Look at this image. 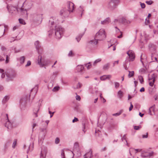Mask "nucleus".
I'll use <instances>...</instances> for the list:
<instances>
[{
    "label": "nucleus",
    "mask_w": 158,
    "mask_h": 158,
    "mask_svg": "<svg viewBox=\"0 0 158 158\" xmlns=\"http://www.w3.org/2000/svg\"><path fill=\"white\" fill-rule=\"evenodd\" d=\"M146 3L148 5H151L153 3V2L151 0L146 1Z\"/></svg>",
    "instance_id": "obj_45"
},
{
    "label": "nucleus",
    "mask_w": 158,
    "mask_h": 158,
    "mask_svg": "<svg viewBox=\"0 0 158 158\" xmlns=\"http://www.w3.org/2000/svg\"><path fill=\"white\" fill-rule=\"evenodd\" d=\"M7 9L9 13L16 15L19 12V9L17 6H14L12 5H8Z\"/></svg>",
    "instance_id": "obj_4"
},
{
    "label": "nucleus",
    "mask_w": 158,
    "mask_h": 158,
    "mask_svg": "<svg viewBox=\"0 0 158 158\" xmlns=\"http://www.w3.org/2000/svg\"><path fill=\"white\" fill-rule=\"evenodd\" d=\"M6 74L8 79L10 80H12L16 76V73L13 70H8Z\"/></svg>",
    "instance_id": "obj_7"
},
{
    "label": "nucleus",
    "mask_w": 158,
    "mask_h": 158,
    "mask_svg": "<svg viewBox=\"0 0 158 158\" xmlns=\"http://www.w3.org/2000/svg\"><path fill=\"white\" fill-rule=\"evenodd\" d=\"M122 141H123V140H125L127 143V140L126 139V136L125 135H124L123 136L122 138Z\"/></svg>",
    "instance_id": "obj_54"
},
{
    "label": "nucleus",
    "mask_w": 158,
    "mask_h": 158,
    "mask_svg": "<svg viewBox=\"0 0 158 158\" xmlns=\"http://www.w3.org/2000/svg\"><path fill=\"white\" fill-rule=\"evenodd\" d=\"M115 85L116 88H117L119 87V84L118 82H115Z\"/></svg>",
    "instance_id": "obj_52"
},
{
    "label": "nucleus",
    "mask_w": 158,
    "mask_h": 158,
    "mask_svg": "<svg viewBox=\"0 0 158 158\" xmlns=\"http://www.w3.org/2000/svg\"><path fill=\"white\" fill-rule=\"evenodd\" d=\"M81 87V84L80 83H78L77 84L76 88H80Z\"/></svg>",
    "instance_id": "obj_59"
},
{
    "label": "nucleus",
    "mask_w": 158,
    "mask_h": 158,
    "mask_svg": "<svg viewBox=\"0 0 158 158\" xmlns=\"http://www.w3.org/2000/svg\"><path fill=\"white\" fill-rule=\"evenodd\" d=\"M19 23L20 24H23V25L25 24V23L24 20H23V19H19Z\"/></svg>",
    "instance_id": "obj_38"
},
{
    "label": "nucleus",
    "mask_w": 158,
    "mask_h": 158,
    "mask_svg": "<svg viewBox=\"0 0 158 158\" xmlns=\"http://www.w3.org/2000/svg\"><path fill=\"white\" fill-rule=\"evenodd\" d=\"M142 55H141V57H140V61L141 62V63H142L144 67V64L143 63V61L142 60L143 59L142 58Z\"/></svg>",
    "instance_id": "obj_60"
},
{
    "label": "nucleus",
    "mask_w": 158,
    "mask_h": 158,
    "mask_svg": "<svg viewBox=\"0 0 158 158\" xmlns=\"http://www.w3.org/2000/svg\"><path fill=\"white\" fill-rule=\"evenodd\" d=\"M98 139L100 141H103L104 140V138L102 137V135L100 134L98 135Z\"/></svg>",
    "instance_id": "obj_43"
},
{
    "label": "nucleus",
    "mask_w": 158,
    "mask_h": 158,
    "mask_svg": "<svg viewBox=\"0 0 158 158\" xmlns=\"http://www.w3.org/2000/svg\"><path fill=\"white\" fill-rule=\"evenodd\" d=\"M52 27H50L49 31V35H51L53 33H55V35L57 39H60L62 36L64 32V29L60 26H56L55 30H53L52 26L55 24V22H52L51 23Z\"/></svg>",
    "instance_id": "obj_2"
},
{
    "label": "nucleus",
    "mask_w": 158,
    "mask_h": 158,
    "mask_svg": "<svg viewBox=\"0 0 158 158\" xmlns=\"http://www.w3.org/2000/svg\"><path fill=\"white\" fill-rule=\"evenodd\" d=\"M61 156L62 158H65V155L64 149H62L61 150Z\"/></svg>",
    "instance_id": "obj_42"
},
{
    "label": "nucleus",
    "mask_w": 158,
    "mask_h": 158,
    "mask_svg": "<svg viewBox=\"0 0 158 158\" xmlns=\"http://www.w3.org/2000/svg\"><path fill=\"white\" fill-rule=\"evenodd\" d=\"M81 98L78 95H77L76 97V99L77 100L80 101Z\"/></svg>",
    "instance_id": "obj_56"
},
{
    "label": "nucleus",
    "mask_w": 158,
    "mask_h": 158,
    "mask_svg": "<svg viewBox=\"0 0 158 158\" xmlns=\"http://www.w3.org/2000/svg\"><path fill=\"white\" fill-rule=\"evenodd\" d=\"M60 142V139L58 137L56 138L55 140V143L56 144H58Z\"/></svg>",
    "instance_id": "obj_46"
},
{
    "label": "nucleus",
    "mask_w": 158,
    "mask_h": 158,
    "mask_svg": "<svg viewBox=\"0 0 158 158\" xmlns=\"http://www.w3.org/2000/svg\"><path fill=\"white\" fill-rule=\"evenodd\" d=\"M146 71V69H141L139 70V72L142 73H145Z\"/></svg>",
    "instance_id": "obj_48"
},
{
    "label": "nucleus",
    "mask_w": 158,
    "mask_h": 158,
    "mask_svg": "<svg viewBox=\"0 0 158 158\" xmlns=\"http://www.w3.org/2000/svg\"><path fill=\"white\" fill-rule=\"evenodd\" d=\"M42 15L37 12L32 13L30 15L31 21L36 25H38L42 21Z\"/></svg>",
    "instance_id": "obj_3"
},
{
    "label": "nucleus",
    "mask_w": 158,
    "mask_h": 158,
    "mask_svg": "<svg viewBox=\"0 0 158 158\" xmlns=\"http://www.w3.org/2000/svg\"><path fill=\"white\" fill-rule=\"evenodd\" d=\"M106 34L105 30L103 29H100L96 34L94 40H91L89 43L91 44L96 45L98 40H103L105 39Z\"/></svg>",
    "instance_id": "obj_1"
},
{
    "label": "nucleus",
    "mask_w": 158,
    "mask_h": 158,
    "mask_svg": "<svg viewBox=\"0 0 158 158\" xmlns=\"http://www.w3.org/2000/svg\"><path fill=\"white\" fill-rule=\"evenodd\" d=\"M9 96H5L2 100V102L3 104L5 103L9 99Z\"/></svg>",
    "instance_id": "obj_28"
},
{
    "label": "nucleus",
    "mask_w": 158,
    "mask_h": 158,
    "mask_svg": "<svg viewBox=\"0 0 158 158\" xmlns=\"http://www.w3.org/2000/svg\"><path fill=\"white\" fill-rule=\"evenodd\" d=\"M130 103L131 104V106L129 108V110L130 111H131L132 110L133 107V105L132 104V103L131 102Z\"/></svg>",
    "instance_id": "obj_57"
},
{
    "label": "nucleus",
    "mask_w": 158,
    "mask_h": 158,
    "mask_svg": "<svg viewBox=\"0 0 158 158\" xmlns=\"http://www.w3.org/2000/svg\"><path fill=\"white\" fill-rule=\"evenodd\" d=\"M118 60L115 61L113 64V66L114 67L115 64H118Z\"/></svg>",
    "instance_id": "obj_61"
},
{
    "label": "nucleus",
    "mask_w": 158,
    "mask_h": 158,
    "mask_svg": "<svg viewBox=\"0 0 158 158\" xmlns=\"http://www.w3.org/2000/svg\"><path fill=\"white\" fill-rule=\"evenodd\" d=\"M78 143H74L73 151L72 152V153H73V155H74V152H76V151H78Z\"/></svg>",
    "instance_id": "obj_24"
},
{
    "label": "nucleus",
    "mask_w": 158,
    "mask_h": 158,
    "mask_svg": "<svg viewBox=\"0 0 158 158\" xmlns=\"http://www.w3.org/2000/svg\"><path fill=\"white\" fill-rule=\"evenodd\" d=\"M111 22L110 19L109 17H107L104 20L101 22V24L102 25H106L108 24Z\"/></svg>",
    "instance_id": "obj_20"
},
{
    "label": "nucleus",
    "mask_w": 158,
    "mask_h": 158,
    "mask_svg": "<svg viewBox=\"0 0 158 158\" xmlns=\"http://www.w3.org/2000/svg\"><path fill=\"white\" fill-rule=\"evenodd\" d=\"M37 63L41 67H43L47 64L45 59L44 58H42L41 56L40 55L38 56Z\"/></svg>",
    "instance_id": "obj_8"
},
{
    "label": "nucleus",
    "mask_w": 158,
    "mask_h": 158,
    "mask_svg": "<svg viewBox=\"0 0 158 158\" xmlns=\"http://www.w3.org/2000/svg\"><path fill=\"white\" fill-rule=\"evenodd\" d=\"M25 60V57L24 56L20 57L18 60L19 61L21 64H23L24 63Z\"/></svg>",
    "instance_id": "obj_27"
},
{
    "label": "nucleus",
    "mask_w": 158,
    "mask_h": 158,
    "mask_svg": "<svg viewBox=\"0 0 158 158\" xmlns=\"http://www.w3.org/2000/svg\"><path fill=\"white\" fill-rule=\"evenodd\" d=\"M47 126H46L45 128H40V131L41 133L40 134V136L39 137V142L42 141V140L44 139L45 135L47 133Z\"/></svg>",
    "instance_id": "obj_6"
},
{
    "label": "nucleus",
    "mask_w": 158,
    "mask_h": 158,
    "mask_svg": "<svg viewBox=\"0 0 158 158\" xmlns=\"http://www.w3.org/2000/svg\"><path fill=\"white\" fill-rule=\"evenodd\" d=\"M148 137V133H147L146 135H142L143 138H146Z\"/></svg>",
    "instance_id": "obj_53"
},
{
    "label": "nucleus",
    "mask_w": 158,
    "mask_h": 158,
    "mask_svg": "<svg viewBox=\"0 0 158 158\" xmlns=\"http://www.w3.org/2000/svg\"><path fill=\"white\" fill-rule=\"evenodd\" d=\"M128 72L129 73L128 74V76L129 77H131L134 75V72L133 71H129Z\"/></svg>",
    "instance_id": "obj_36"
},
{
    "label": "nucleus",
    "mask_w": 158,
    "mask_h": 158,
    "mask_svg": "<svg viewBox=\"0 0 158 158\" xmlns=\"http://www.w3.org/2000/svg\"><path fill=\"white\" fill-rule=\"evenodd\" d=\"M102 60V59L101 58L95 60L93 63V65L95 66L97 63L100 62Z\"/></svg>",
    "instance_id": "obj_32"
},
{
    "label": "nucleus",
    "mask_w": 158,
    "mask_h": 158,
    "mask_svg": "<svg viewBox=\"0 0 158 158\" xmlns=\"http://www.w3.org/2000/svg\"><path fill=\"white\" fill-rule=\"evenodd\" d=\"M35 45L37 50H38L40 47V42L39 41H37L35 42Z\"/></svg>",
    "instance_id": "obj_30"
},
{
    "label": "nucleus",
    "mask_w": 158,
    "mask_h": 158,
    "mask_svg": "<svg viewBox=\"0 0 158 158\" xmlns=\"http://www.w3.org/2000/svg\"><path fill=\"white\" fill-rule=\"evenodd\" d=\"M10 53L8 55H6V63H7L9 62V60L10 59V58L9 57V56H10Z\"/></svg>",
    "instance_id": "obj_37"
},
{
    "label": "nucleus",
    "mask_w": 158,
    "mask_h": 158,
    "mask_svg": "<svg viewBox=\"0 0 158 158\" xmlns=\"http://www.w3.org/2000/svg\"><path fill=\"white\" fill-rule=\"evenodd\" d=\"M6 121V123L5 124V126L8 129L11 130L13 127L12 124L10 122L9 119Z\"/></svg>",
    "instance_id": "obj_17"
},
{
    "label": "nucleus",
    "mask_w": 158,
    "mask_h": 158,
    "mask_svg": "<svg viewBox=\"0 0 158 158\" xmlns=\"http://www.w3.org/2000/svg\"><path fill=\"white\" fill-rule=\"evenodd\" d=\"M149 23V20H147V19H145V24L147 25Z\"/></svg>",
    "instance_id": "obj_64"
},
{
    "label": "nucleus",
    "mask_w": 158,
    "mask_h": 158,
    "mask_svg": "<svg viewBox=\"0 0 158 158\" xmlns=\"http://www.w3.org/2000/svg\"><path fill=\"white\" fill-rule=\"evenodd\" d=\"M118 2V0H110L108 4L107 7L109 9L114 10Z\"/></svg>",
    "instance_id": "obj_5"
},
{
    "label": "nucleus",
    "mask_w": 158,
    "mask_h": 158,
    "mask_svg": "<svg viewBox=\"0 0 158 158\" xmlns=\"http://www.w3.org/2000/svg\"><path fill=\"white\" fill-rule=\"evenodd\" d=\"M74 4L72 2H67L68 10L70 13L72 12L74 10Z\"/></svg>",
    "instance_id": "obj_16"
},
{
    "label": "nucleus",
    "mask_w": 158,
    "mask_h": 158,
    "mask_svg": "<svg viewBox=\"0 0 158 158\" xmlns=\"http://www.w3.org/2000/svg\"><path fill=\"white\" fill-rule=\"evenodd\" d=\"M110 65V64L109 63H107L106 64L103 65V68L104 70H108L109 68Z\"/></svg>",
    "instance_id": "obj_31"
},
{
    "label": "nucleus",
    "mask_w": 158,
    "mask_h": 158,
    "mask_svg": "<svg viewBox=\"0 0 158 158\" xmlns=\"http://www.w3.org/2000/svg\"><path fill=\"white\" fill-rule=\"evenodd\" d=\"M78 10L82 12V13L81 14V17L83 13V11H84V10L83 9V7H82L81 6H80V7L78 8Z\"/></svg>",
    "instance_id": "obj_40"
},
{
    "label": "nucleus",
    "mask_w": 158,
    "mask_h": 158,
    "mask_svg": "<svg viewBox=\"0 0 158 158\" xmlns=\"http://www.w3.org/2000/svg\"><path fill=\"white\" fill-rule=\"evenodd\" d=\"M84 34V33H83V34H82L76 37V39L78 42H79L80 41V40L81 39V38L82 37V36Z\"/></svg>",
    "instance_id": "obj_33"
},
{
    "label": "nucleus",
    "mask_w": 158,
    "mask_h": 158,
    "mask_svg": "<svg viewBox=\"0 0 158 158\" xmlns=\"http://www.w3.org/2000/svg\"><path fill=\"white\" fill-rule=\"evenodd\" d=\"M140 5L142 8H144L145 7V5L144 3L140 2Z\"/></svg>",
    "instance_id": "obj_55"
},
{
    "label": "nucleus",
    "mask_w": 158,
    "mask_h": 158,
    "mask_svg": "<svg viewBox=\"0 0 158 158\" xmlns=\"http://www.w3.org/2000/svg\"><path fill=\"white\" fill-rule=\"evenodd\" d=\"M27 10L26 8L24 9L22 7H21L19 9L18 13L22 15L25 17H27L28 15Z\"/></svg>",
    "instance_id": "obj_12"
},
{
    "label": "nucleus",
    "mask_w": 158,
    "mask_h": 158,
    "mask_svg": "<svg viewBox=\"0 0 158 158\" xmlns=\"http://www.w3.org/2000/svg\"><path fill=\"white\" fill-rule=\"evenodd\" d=\"M106 79H107V78H106V75H104L100 77V79L101 80L104 81Z\"/></svg>",
    "instance_id": "obj_41"
},
{
    "label": "nucleus",
    "mask_w": 158,
    "mask_h": 158,
    "mask_svg": "<svg viewBox=\"0 0 158 158\" xmlns=\"http://www.w3.org/2000/svg\"><path fill=\"white\" fill-rule=\"evenodd\" d=\"M31 64V62L30 60H28L27 62V64L25 65V66L27 67L30 66Z\"/></svg>",
    "instance_id": "obj_51"
},
{
    "label": "nucleus",
    "mask_w": 158,
    "mask_h": 158,
    "mask_svg": "<svg viewBox=\"0 0 158 158\" xmlns=\"http://www.w3.org/2000/svg\"><path fill=\"white\" fill-rule=\"evenodd\" d=\"M122 112V110H120L119 113H117L115 114H113L112 115L114 116H117L120 115Z\"/></svg>",
    "instance_id": "obj_39"
},
{
    "label": "nucleus",
    "mask_w": 158,
    "mask_h": 158,
    "mask_svg": "<svg viewBox=\"0 0 158 158\" xmlns=\"http://www.w3.org/2000/svg\"><path fill=\"white\" fill-rule=\"evenodd\" d=\"M85 65L87 69H89L91 67L92 65L90 62L85 64Z\"/></svg>",
    "instance_id": "obj_34"
},
{
    "label": "nucleus",
    "mask_w": 158,
    "mask_h": 158,
    "mask_svg": "<svg viewBox=\"0 0 158 158\" xmlns=\"http://www.w3.org/2000/svg\"><path fill=\"white\" fill-rule=\"evenodd\" d=\"M47 153V151L46 150H42L40 154V158H45Z\"/></svg>",
    "instance_id": "obj_23"
},
{
    "label": "nucleus",
    "mask_w": 158,
    "mask_h": 158,
    "mask_svg": "<svg viewBox=\"0 0 158 158\" xmlns=\"http://www.w3.org/2000/svg\"><path fill=\"white\" fill-rule=\"evenodd\" d=\"M123 93L121 90H119L117 96L118 98L121 99L123 97Z\"/></svg>",
    "instance_id": "obj_29"
},
{
    "label": "nucleus",
    "mask_w": 158,
    "mask_h": 158,
    "mask_svg": "<svg viewBox=\"0 0 158 158\" xmlns=\"http://www.w3.org/2000/svg\"><path fill=\"white\" fill-rule=\"evenodd\" d=\"M149 48L150 51L154 52L156 50V46L154 44H150L149 45Z\"/></svg>",
    "instance_id": "obj_21"
},
{
    "label": "nucleus",
    "mask_w": 158,
    "mask_h": 158,
    "mask_svg": "<svg viewBox=\"0 0 158 158\" xmlns=\"http://www.w3.org/2000/svg\"><path fill=\"white\" fill-rule=\"evenodd\" d=\"M23 5L27 10L31 8L32 5V3L30 0H26L23 3Z\"/></svg>",
    "instance_id": "obj_9"
},
{
    "label": "nucleus",
    "mask_w": 158,
    "mask_h": 158,
    "mask_svg": "<svg viewBox=\"0 0 158 158\" xmlns=\"http://www.w3.org/2000/svg\"><path fill=\"white\" fill-rule=\"evenodd\" d=\"M77 121H78V118H77L75 117L74 118L72 122L73 123H74V122H77Z\"/></svg>",
    "instance_id": "obj_62"
},
{
    "label": "nucleus",
    "mask_w": 158,
    "mask_h": 158,
    "mask_svg": "<svg viewBox=\"0 0 158 158\" xmlns=\"http://www.w3.org/2000/svg\"><path fill=\"white\" fill-rule=\"evenodd\" d=\"M157 77V75L153 73L151 77L149 78V85L151 86H152L154 85V83L155 81V79Z\"/></svg>",
    "instance_id": "obj_10"
},
{
    "label": "nucleus",
    "mask_w": 158,
    "mask_h": 158,
    "mask_svg": "<svg viewBox=\"0 0 158 158\" xmlns=\"http://www.w3.org/2000/svg\"><path fill=\"white\" fill-rule=\"evenodd\" d=\"M127 54L129 58V61H133L135 59L134 53L132 50H129L127 52Z\"/></svg>",
    "instance_id": "obj_13"
},
{
    "label": "nucleus",
    "mask_w": 158,
    "mask_h": 158,
    "mask_svg": "<svg viewBox=\"0 0 158 158\" xmlns=\"http://www.w3.org/2000/svg\"><path fill=\"white\" fill-rule=\"evenodd\" d=\"M153 152H144L142 153L141 156L144 158H149L152 156Z\"/></svg>",
    "instance_id": "obj_14"
},
{
    "label": "nucleus",
    "mask_w": 158,
    "mask_h": 158,
    "mask_svg": "<svg viewBox=\"0 0 158 158\" xmlns=\"http://www.w3.org/2000/svg\"><path fill=\"white\" fill-rule=\"evenodd\" d=\"M59 88L58 87H55L52 89L53 91H56L58 90Z\"/></svg>",
    "instance_id": "obj_49"
},
{
    "label": "nucleus",
    "mask_w": 158,
    "mask_h": 158,
    "mask_svg": "<svg viewBox=\"0 0 158 158\" xmlns=\"http://www.w3.org/2000/svg\"><path fill=\"white\" fill-rule=\"evenodd\" d=\"M39 109H38L36 112H34L33 114V115L35 117H37L38 116L37 113L39 110Z\"/></svg>",
    "instance_id": "obj_58"
},
{
    "label": "nucleus",
    "mask_w": 158,
    "mask_h": 158,
    "mask_svg": "<svg viewBox=\"0 0 158 158\" xmlns=\"http://www.w3.org/2000/svg\"><path fill=\"white\" fill-rule=\"evenodd\" d=\"M31 94H30L29 96H26L25 97L22 98L21 99L20 103L22 104H25L27 102V101L29 100Z\"/></svg>",
    "instance_id": "obj_15"
},
{
    "label": "nucleus",
    "mask_w": 158,
    "mask_h": 158,
    "mask_svg": "<svg viewBox=\"0 0 158 158\" xmlns=\"http://www.w3.org/2000/svg\"><path fill=\"white\" fill-rule=\"evenodd\" d=\"M154 106H151L148 110V114L151 115H152L153 114L152 112V111L154 113Z\"/></svg>",
    "instance_id": "obj_25"
},
{
    "label": "nucleus",
    "mask_w": 158,
    "mask_h": 158,
    "mask_svg": "<svg viewBox=\"0 0 158 158\" xmlns=\"http://www.w3.org/2000/svg\"><path fill=\"white\" fill-rule=\"evenodd\" d=\"M127 62H128V61L126 60V61L123 64V66L126 70H127L128 69V68H127V66L126 65V64L127 63Z\"/></svg>",
    "instance_id": "obj_44"
},
{
    "label": "nucleus",
    "mask_w": 158,
    "mask_h": 158,
    "mask_svg": "<svg viewBox=\"0 0 158 158\" xmlns=\"http://www.w3.org/2000/svg\"><path fill=\"white\" fill-rule=\"evenodd\" d=\"M139 128L140 127L139 126H135L134 127V129L135 130H138Z\"/></svg>",
    "instance_id": "obj_63"
},
{
    "label": "nucleus",
    "mask_w": 158,
    "mask_h": 158,
    "mask_svg": "<svg viewBox=\"0 0 158 158\" xmlns=\"http://www.w3.org/2000/svg\"><path fill=\"white\" fill-rule=\"evenodd\" d=\"M76 70L78 72H80L81 74L83 73L84 67L82 65H78L76 67Z\"/></svg>",
    "instance_id": "obj_19"
},
{
    "label": "nucleus",
    "mask_w": 158,
    "mask_h": 158,
    "mask_svg": "<svg viewBox=\"0 0 158 158\" xmlns=\"http://www.w3.org/2000/svg\"><path fill=\"white\" fill-rule=\"evenodd\" d=\"M122 22L124 24H128L131 23L130 21L129 20H128L127 19H126L125 18H123L122 19Z\"/></svg>",
    "instance_id": "obj_26"
},
{
    "label": "nucleus",
    "mask_w": 158,
    "mask_h": 158,
    "mask_svg": "<svg viewBox=\"0 0 158 158\" xmlns=\"http://www.w3.org/2000/svg\"><path fill=\"white\" fill-rule=\"evenodd\" d=\"M68 56H74V54L73 53V52L72 51H70L68 54Z\"/></svg>",
    "instance_id": "obj_47"
},
{
    "label": "nucleus",
    "mask_w": 158,
    "mask_h": 158,
    "mask_svg": "<svg viewBox=\"0 0 158 158\" xmlns=\"http://www.w3.org/2000/svg\"><path fill=\"white\" fill-rule=\"evenodd\" d=\"M1 118L2 119H3L5 121L8 120V114L5 113H3L2 114Z\"/></svg>",
    "instance_id": "obj_22"
},
{
    "label": "nucleus",
    "mask_w": 158,
    "mask_h": 158,
    "mask_svg": "<svg viewBox=\"0 0 158 158\" xmlns=\"http://www.w3.org/2000/svg\"><path fill=\"white\" fill-rule=\"evenodd\" d=\"M138 77L140 83L141 84H143L144 81L143 77L141 76H139Z\"/></svg>",
    "instance_id": "obj_35"
},
{
    "label": "nucleus",
    "mask_w": 158,
    "mask_h": 158,
    "mask_svg": "<svg viewBox=\"0 0 158 158\" xmlns=\"http://www.w3.org/2000/svg\"><path fill=\"white\" fill-rule=\"evenodd\" d=\"M16 143H17V141L16 140H15L14 141V142H13V145H12V148H15V145L16 144Z\"/></svg>",
    "instance_id": "obj_50"
},
{
    "label": "nucleus",
    "mask_w": 158,
    "mask_h": 158,
    "mask_svg": "<svg viewBox=\"0 0 158 158\" xmlns=\"http://www.w3.org/2000/svg\"><path fill=\"white\" fill-rule=\"evenodd\" d=\"M70 12L65 8L62 9L60 12V15L64 17H67L70 14Z\"/></svg>",
    "instance_id": "obj_11"
},
{
    "label": "nucleus",
    "mask_w": 158,
    "mask_h": 158,
    "mask_svg": "<svg viewBox=\"0 0 158 158\" xmlns=\"http://www.w3.org/2000/svg\"><path fill=\"white\" fill-rule=\"evenodd\" d=\"M92 151L90 149L89 151L86 152L84 155V158H92L93 157Z\"/></svg>",
    "instance_id": "obj_18"
}]
</instances>
